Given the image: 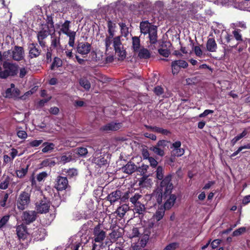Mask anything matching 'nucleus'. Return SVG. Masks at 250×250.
Returning <instances> with one entry per match:
<instances>
[{
	"mask_svg": "<svg viewBox=\"0 0 250 250\" xmlns=\"http://www.w3.org/2000/svg\"><path fill=\"white\" fill-rule=\"evenodd\" d=\"M171 177L169 176L165 177L161 183V191L164 192V197L167 199L164 204V208L169 209L174 205L176 200V196L170 194L173 188L172 184L170 182Z\"/></svg>",
	"mask_w": 250,
	"mask_h": 250,
	"instance_id": "f257e3e1",
	"label": "nucleus"
},
{
	"mask_svg": "<svg viewBox=\"0 0 250 250\" xmlns=\"http://www.w3.org/2000/svg\"><path fill=\"white\" fill-rule=\"evenodd\" d=\"M19 66L16 62L4 61L2 67L0 66V79H6L9 77H15L19 73Z\"/></svg>",
	"mask_w": 250,
	"mask_h": 250,
	"instance_id": "f03ea898",
	"label": "nucleus"
},
{
	"mask_svg": "<svg viewBox=\"0 0 250 250\" xmlns=\"http://www.w3.org/2000/svg\"><path fill=\"white\" fill-rule=\"evenodd\" d=\"M114 34H109V36H107L105 39V44L107 49L110 47L113 43L115 53L121 59H123L125 57V51L123 49V46L121 42L120 36H117L113 38Z\"/></svg>",
	"mask_w": 250,
	"mask_h": 250,
	"instance_id": "7ed1b4c3",
	"label": "nucleus"
},
{
	"mask_svg": "<svg viewBox=\"0 0 250 250\" xmlns=\"http://www.w3.org/2000/svg\"><path fill=\"white\" fill-rule=\"evenodd\" d=\"M93 235L92 250H100L106 237V232L102 229L101 224H98L94 228Z\"/></svg>",
	"mask_w": 250,
	"mask_h": 250,
	"instance_id": "20e7f679",
	"label": "nucleus"
},
{
	"mask_svg": "<svg viewBox=\"0 0 250 250\" xmlns=\"http://www.w3.org/2000/svg\"><path fill=\"white\" fill-rule=\"evenodd\" d=\"M31 203V193L28 190L21 191L16 199V205L19 210L27 208Z\"/></svg>",
	"mask_w": 250,
	"mask_h": 250,
	"instance_id": "39448f33",
	"label": "nucleus"
},
{
	"mask_svg": "<svg viewBox=\"0 0 250 250\" xmlns=\"http://www.w3.org/2000/svg\"><path fill=\"white\" fill-rule=\"evenodd\" d=\"M36 209L38 213H46L49 211L50 207V203L49 200L43 197L39 202H37L36 204Z\"/></svg>",
	"mask_w": 250,
	"mask_h": 250,
	"instance_id": "423d86ee",
	"label": "nucleus"
},
{
	"mask_svg": "<svg viewBox=\"0 0 250 250\" xmlns=\"http://www.w3.org/2000/svg\"><path fill=\"white\" fill-rule=\"evenodd\" d=\"M70 23V21H65V22H63V34H65L69 37L68 44L69 46L73 47L76 32L69 29Z\"/></svg>",
	"mask_w": 250,
	"mask_h": 250,
	"instance_id": "0eeeda50",
	"label": "nucleus"
},
{
	"mask_svg": "<svg viewBox=\"0 0 250 250\" xmlns=\"http://www.w3.org/2000/svg\"><path fill=\"white\" fill-rule=\"evenodd\" d=\"M188 66V63L183 60H175L171 62V68L173 75H177L181 69L186 68Z\"/></svg>",
	"mask_w": 250,
	"mask_h": 250,
	"instance_id": "6e6552de",
	"label": "nucleus"
},
{
	"mask_svg": "<svg viewBox=\"0 0 250 250\" xmlns=\"http://www.w3.org/2000/svg\"><path fill=\"white\" fill-rule=\"evenodd\" d=\"M37 212L35 210H26L23 212L21 219L26 225L34 222L37 218Z\"/></svg>",
	"mask_w": 250,
	"mask_h": 250,
	"instance_id": "1a4fd4ad",
	"label": "nucleus"
},
{
	"mask_svg": "<svg viewBox=\"0 0 250 250\" xmlns=\"http://www.w3.org/2000/svg\"><path fill=\"white\" fill-rule=\"evenodd\" d=\"M11 59L20 62L24 59V51L23 47L15 45L13 50H11Z\"/></svg>",
	"mask_w": 250,
	"mask_h": 250,
	"instance_id": "9d476101",
	"label": "nucleus"
},
{
	"mask_svg": "<svg viewBox=\"0 0 250 250\" xmlns=\"http://www.w3.org/2000/svg\"><path fill=\"white\" fill-rule=\"evenodd\" d=\"M92 161L93 163L100 167L106 165L107 163V160L102 155L101 151L100 149H98L95 152Z\"/></svg>",
	"mask_w": 250,
	"mask_h": 250,
	"instance_id": "9b49d317",
	"label": "nucleus"
},
{
	"mask_svg": "<svg viewBox=\"0 0 250 250\" xmlns=\"http://www.w3.org/2000/svg\"><path fill=\"white\" fill-rule=\"evenodd\" d=\"M16 233L19 238V239H22L23 240L27 238V236L29 233L28 232L26 225L24 223L17 226L16 227Z\"/></svg>",
	"mask_w": 250,
	"mask_h": 250,
	"instance_id": "f8f14e48",
	"label": "nucleus"
},
{
	"mask_svg": "<svg viewBox=\"0 0 250 250\" xmlns=\"http://www.w3.org/2000/svg\"><path fill=\"white\" fill-rule=\"evenodd\" d=\"M29 57L31 59L37 58L40 56L41 50L37 43H30L28 44Z\"/></svg>",
	"mask_w": 250,
	"mask_h": 250,
	"instance_id": "ddd939ff",
	"label": "nucleus"
},
{
	"mask_svg": "<svg viewBox=\"0 0 250 250\" xmlns=\"http://www.w3.org/2000/svg\"><path fill=\"white\" fill-rule=\"evenodd\" d=\"M7 247L9 250H25L23 244L21 243L19 239L17 240L9 239L7 242Z\"/></svg>",
	"mask_w": 250,
	"mask_h": 250,
	"instance_id": "4468645a",
	"label": "nucleus"
},
{
	"mask_svg": "<svg viewBox=\"0 0 250 250\" xmlns=\"http://www.w3.org/2000/svg\"><path fill=\"white\" fill-rule=\"evenodd\" d=\"M54 33L51 35V46L54 48H57L61 46L60 45V36L61 32L62 31V27L60 28V30L58 32L54 31Z\"/></svg>",
	"mask_w": 250,
	"mask_h": 250,
	"instance_id": "2eb2a0df",
	"label": "nucleus"
},
{
	"mask_svg": "<svg viewBox=\"0 0 250 250\" xmlns=\"http://www.w3.org/2000/svg\"><path fill=\"white\" fill-rule=\"evenodd\" d=\"M91 50V45L88 42H80L77 46V51L82 55L87 54Z\"/></svg>",
	"mask_w": 250,
	"mask_h": 250,
	"instance_id": "dca6fc26",
	"label": "nucleus"
},
{
	"mask_svg": "<svg viewBox=\"0 0 250 250\" xmlns=\"http://www.w3.org/2000/svg\"><path fill=\"white\" fill-rule=\"evenodd\" d=\"M122 126L121 123L111 122L102 127V129L105 131H116Z\"/></svg>",
	"mask_w": 250,
	"mask_h": 250,
	"instance_id": "f3484780",
	"label": "nucleus"
},
{
	"mask_svg": "<svg viewBox=\"0 0 250 250\" xmlns=\"http://www.w3.org/2000/svg\"><path fill=\"white\" fill-rule=\"evenodd\" d=\"M121 196L122 192L120 190H116L110 193L107 198L111 204H113L120 199Z\"/></svg>",
	"mask_w": 250,
	"mask_h": 250,
	"instance_id": "a211bd4d",
	"label": "nucleus"
},
{
	"mask_svg": "<svg viewBox=\"0 0 250 250\" xmlns=\"http://www.w3.org/2000/svg\"><path fill=\"white\" fill-rule=\"evenodd\" d=\"M52 31L53 30H50L48 27L42 26V29L38 33V40H44L49 35L51 34Z\"/></svg>",
	"mask_w": 250,
	"mask_h": 250,
	"instance_id": "6ab92c4d",
	"label": "nucleus"
},
{
	"mask_svg": "<svg viewBox=\"0 0 250 250\" xmlns=\"http://www.w3.org/2000/svg\"><path fill=\"white\" fill-rule=\"evenodd\" d=\"M150 42L151 43L154 44L157 41V27L155 25L151 26L150 31L148 32Z\"/></svg>",
	"mask_w": 250,
	"mask_h": 250,
	"instance_id": "aec40b11",
	"label": "nucleus"
},
{
	"mask_svg": "<svg viewBox=\"0 0 250 250\" xmlns=\"http://www.w3.org/2000/svg\"><path fill=\"white\" fill-rule=\"evenodd\" d=\"M20 95V91L18 88H7L5 91V97L8 98H18Z\"/></svg>",
	"mask_w": 250,
	"mask_h": 250,
	"instance_id": "412c9836",
	"label": "nucleus"
},
{
	"mask_svg": "<svg viewBox=\"0 0 250 250\" xmlns=\"http://www.w3.org/2000/svg\"><path fill=\"white\" fill-rule=\"evenodd\" d=\"M207 49L209 52H214L216 51L217 45L213 38H209L206 44Z\"/></svg>",
	"mask_w": 250,
	"mask_h": 250,
	"instance_id": "4be33fe9",
	"label": "nucleus"
},
{
	"mask_svg": "<svg viewBox=\"0 0 250 250\" xmlns=\"http://www.w3.org/2000/svg\"><path fill=\"white\" fill-rule=\"evenodd\" d=\"M151 26L148 21H142L140 24V28L141 33L146 35L151 28Z\"/></svg>",
	"mask_w": 250,
	"mask_h": 250,
	"instance_id": "5701e85b",
	"label": "nucleus"
},
{
	"mask_svg": "<svg viewBox=\"0 0 250 250\" xmlns=\"http://www.w3.org/2000/svg\"><path fill=\"white\" fill-rule=\"evenodd\" d=\"M135 165L132 162H128L122 168V171L127 174H130L134 172L136 169Z\"/></svg>",
	"mask_w": 250,
	"mask_h": 250,
	"instance_id": "b1692460",
	"label": "nucleus"
},
{
	"mask_svg": "<svg viewBox=\"0 0 250 250\" xmlns=\"http://www.w3.org/2000/svg\"><path fill=\"white\" fill-rule=\"evenodd\" d=\"M129 207L127 205L124 204L121 207H119L117 208L116 212L120 217L123 218L126 212L129 210Z\"/></svg>",
	"mask_w": 250,
	"mask_h": 250,
	"instance_id": "393cba45",
	"label": "nucleus"
},
{
	"mask_svg": "<svg viewBox=\"0 0 250 250\" xmlns=\"http://www.w3.org/2000/svg\"><path fill=\"white\" fill-rule=\"evenodd\" d=\"M140 40L138 37L132 38V48L134 52H138L140 48Z\"/></svg>",
	"mask_w": 250,
	"mask_h": 250,
	"instance_id": "a878e982",
	"label": "nucleus"
},
{
	"mask_svg": "<svg viewBox=\"0 0 250 250\" xmlns=\"http://www.w3.org/2000/svg\"><path fill=\"white\" fill-rule=\"evenodd\" d=\"M62 65V61L58 57H55L50 66V69L55 70Z\"/></svg>",
	"mask_w": 250,
	"mask_h": 250,
	"instance_id": "bb28decb",
	"label": "nucleus"
},
{
	"mask_svg": "<svg viewBox=\"0 0 250 250\" xmlns=\"http://www.w3.org/2000/svg\"><path fill=\"white\" fill-rule=\"evenodd\" d=\"M165 214V208L161 206L160 208H159L156 213L153 215V218L154 220L156 221H159L161 220Z\"/></svg>",
	"mask_w": 250,
	"mask_h": 250,
	"instance_id": "cd10ccee",
	"label": "nucleus"
},
{
	"mask_svg": "<svg viewBox=\"0 0 250 250\" xmlns=\"http://www.w3.org/2000/svg\"><path fill=\"white\" fill-rule=\"evenodd\" d=\"M10 182V178L8 175H3L0 183V188L2 189H6Z\"/></svg>",
	"mask_w": 250,
	"mask_h": 250,
	"instance_id": "c85d7f7f",
	"label": "nucleus"
},
{
	"mask_svg": "<svg viewBox=\"0 0 250 250\" xmlns=\"http://www.w3.org/2000/svg\"><path fill=\"white\" fill-rule=\"evenodd\" d=\"M138 57L140 59H148L150 57V53L146 48H142L139 50Z\"/></svg>",
	"mask_w": 250,
	"mask_h": 250,
	"instance_id": "c756f323",
	"label": "nucleus"
},
{
	"mask_svg": "<svg viewBox=\"0 0 250 250\" xmlns=\"http://www.w3.org/2000/svg\"><path fill=\"white\" fill-rule=\"evenodd\" d=\"M42 146H44V147L42 149V151L43 153H47L52 150L55 146V145L53 143H48L47 142H45L42 144Z\"/></svg>",
	"mask_w": 250,
	"mask_h": 250,
	"instance_id": "7c9ffc66",
	"label": "nucleus"
},
{
	"mask_svg": "<svg viewBox=\"0 0 250 250\" xmlns=\"http://www.w3.org/2000/svg\"><path fill=\"white\" fill-rule=\"evenodd\" d=\"M54 188L57 191L62 190V176H58Z\"/></svg>",
	"mask_w": 250,
	"mask_h": 250,
	"instance_id": "2f4dec72",
	"label": "nucleus"
},
{
	"mask_svg": "<svg viewBox=\"0 0 250 250\" xmlns=\"http://www.w3.org/2000/svg\"><path fill=\"white\" fill-rule=\"evenodd\" d=\"M29 166L27 165L25 167L21 168V169L17 170L16 173L18 177L22 178L24 177L28 172Z\"/></svg>",
	"mask_w": 250,
	"mask_h": 250,
	"instance_id": "473e14b6",
	"label": "nucleus"
},
{
	"mask_svg": "<svg viewBox=\"0 0 250 250\" xmlns=\"http://www.w3.org/2000/svg\"><path fill=\"white\" fill-rule=\"evenodd\" d=\"M79 83L85 90L88 91L90 88V83L85 78H81L79 81Z\"/></svg>",
	"mask_w": 250,
	"mask_h": 250,
	"instance_id": "72a5a7b5",
	"label": "nucleus"
},
{
	"mask_svg": "<svg viewBox=\"0 0 250 250\" xmlns=\"http://www.w3.org/2000/svg\"><path fill=\"white\" fill-rule=\"evenodd\" d=\"M119 25L121 29L122 35L124 37H126L129 34L128 28L124 22L119 23Z\"/></svg>",
	"mask_w": 250,
	"mask_h": 250,
	"instance_id": "f704fd0d",
	"label": "nucleus"
},
{
	"mask_svg": "<svg viewBox=\"0 0 250 250\" xmlns=\"http://www.w3.org/2000/svg\"><path fill=\"white\" fill-rule=\"evenodd\" d=\"M134 209L136 213L142 214H143L146 208L144 205L141 204L140 202L138 203V204L134 205Z\"/></svg>",
	"mask_w": 250,
	"mask_h": 250,
	"instance_id": "c9c22d12",
	"label": "nucleus"
},
{
	"mask_svg": "<svg viewBox=\"0 0 250 250\" xmlns=\"http://www.w3.org/2000/svg\"><path fill=\"white\" fill-rule=\"evenodd\" d=\"M150 149L155 154L160 156H163L165 155L164 150L157 146H156L151 147Z\"/></svg>",
	"mask_w": 250,
	"mask_h": 250,
	"instance_id": "e433bc0d",
	"label": "nucleus"
},
{
	"mask_svg": "<svg viewBox=\"0 0 250 250\" xmlns=\"http://www.w3.org/2000/svg\"><path fill=\"white\" fill-rule=\"evenodd\" d=\"M43 142L42 140H34L30 141L27 145L28 147H38L41 145Z\"/></svg>",
	"mask_w": 250,
	"mask_h": 250,
	"instance_id": "4c0bfd02",
	"label": "nucleus"
},
{
	"mask_svg": "<svg viewBox=\"0 0 250 250\" xmlns=\"http://www.w3.org/2000/svg\"><path fill=\"white\" fill-rule=\"evenodd\" d=\"M179 246L177 242H172L167 245L163 250H175Z\"/></svg>",
	"mask_w": 250,
	"mask_h": 250,
	"instance_id": "58836bf2",
	"label": "nucleus"
},
{
	"mask_svg": "<svg viewBox=\"0 0 250 250\" xmlns=\"http://www.w3.org/2000/svg\"><path fill=\"white\" fill-rule=\"evenodd\" d=\"M116 24L110 20L107 21V27L108 34H114Z\"/></svg>",
	"mask_w": 250,
	"mask_h": 250,
	"instance_id": "ea45409f",
	"label": "nucleus"
},
{
	"mask_svg": "<svg viewBox=\"0 0 250 250\" xmlns=\"http://www.w3.org/2000/svg\"><path fill=\"white\" fill-rule=\"evenodd\" d=\"M142 197V195L139 193H135L133 196L130 197L129 200L130 202L134 205L140 203L139 200Z\"/></svg>",
	"mask_w": 250,
	"mask_h": 250,
	"instance_id": "a19ab883",
	"label": "nucleus"
},
{
	"mask_svg": "<svg viewBox=\"0 0 250 250\" xmlns=\"http://www.w3.org/2000/svg\"><path fill=\"white\" fill-rule=\"evenodd\" d=\"M43 26H46L48 27V29H50L51 30L54 31V27L53 25V22L51 17H49L47 16V20L46 21V23L44 25H42Z\"/></svg>",
	"mask_w": 250,
	"mask_h": 250,
	"instance_id": "79ce46f5",
	"label": "nucleus"
},
{
	"mask_svg": "<svg viewBox=\"0 0 250 250\" xmlns=\"http://www.w3.org/2000/svg\"><path fill=\"white\" fill-rule=\"evenodd\" d=\"M232 34L236 41L239 42H242L243 41L242 35L240 34V30H235L232 32Z\"/></svg>",
	"mask_w": 250,
	"mask_h": 250,
	"instance_id": "37998d69",
	"label": "nucleus"
},
{
	"mask_svg": "<svg viewBox=\"0 0 250 250\" xmlns=\"http://www.w3.org/2000/svg\"><path fill=\"white\" fill-rule=\"evenodd\" d=\"M150 181L149 179H148L147 177L143 176L139 181V185L142 187H146L147 186L146 184L149 183Z\"/></svg>",
	"mask_w": 250,
	"mask_h": 250,
	"instance_id": "c03bdc74",
	"label": "nucleus"
},
{
	"mask_svg": "<svg viewBox=\"0 0 250 250\" xmlns=\"http://www.w3.org/2000/svg\"><path fill=\"white\" fill-rule=\"evenodd\" d=\"M153 131L164 135H167L169 133V131L168 130L157 126H154L153 128Z\"/></svg>",
	"mask_w": 250,
	"mask_h": 250,
	"instance_id": "a18cd8bd",
	"label": "nucleus"
},
{
	"mask_svg": "<svg viewBox=\"0 0 250 250\" xmlns=\"http://www.w3.org/2000/svg\"><path fill=\"white\" fill-rule=\"evenodd\" d=\"M66 172L67 174V176L70 178L76 176L78 174L77 170L75 168H69Z\"/></svg>",
	"mask_w": 250,
	"mask_h": 250,
	"instance_id": "49530a36",
	"label": "nucleus"
},
{
	"mask_svg": "<svg viewBox=\"0 0 250 250\" xmlns=\"http://www.w3.org/2000/svg\"><path fill=\"white\" fill-rule=\"evenodd\" d=\"M66 5V8L73 7L75 5L74 0H63V6Z\"/></svg>",
	"mask_w": 250,
	"mask_h": 250,
	"instance_id": "de8ad7c7",
	"label": "nucleus"
},
{
	"mask_svg": "<svg viewBox=\"0 0 250 250\" xmlns=\"http://www.w3.org/2000/svg\"><path fill=\"white\" fill-rule=\"evenodd\" d=\"M48 176V174L45 171L40 172L37 175V179L38 181L41 182L46 178Z\"/></svg>",
	"mask_w": 250,
	"mask_h": 250,
	"instance_id": "09e8293b",
	"label": "nucleus"
},
{
	"mask_svg": "<svg viewBox=\"0 0 250 250\" xmlns=\"http://www.w3.org/2000/svg\"><path fill=\"white\" fill-rule=\"evenodd\" d=\"M11 50H8L3 52L2 54V60L8 61L9 59H11Z\"/></svg>",
	"mask_w": 250,
	"mask_h": 250,
	"instance_id": "8fccbe9b",
	"label": "nucleus"
},
{
	"mask_svg": "<svg viewBox=\"0 0 250 250\" xmlns=\"http://www.w3.org/2000/svg\"><path fill=\"white\" fill-rule=\"evenodd\" d=\"M19 70L20 71L19 77L20 78H23L28 73V71L25 67H19Z\"/></svg>",
	"mask_w": 250,
	"mask_h": 250,
	"instance_id": "3c124183",
	"label": "nucleus"
},
{
	"mask_svg": "<svg viewBox=\"0 0 250 250\" xmlns=\"http://www.w3.org/2000/svg\"><path fill=\"white\" fill-rule=\"evenodd\" d=\"M246 231L245 227H241L233 232L232 235L233 236H239Z\"/></svg>",
	"mask_w": 250,
	"mask_h": 250,
	"instance_id": "603ef678",
	"label": "nucleus"
},
{
	"mask_svg": "<svg viewBox=\"0 0 250 250\" xmlns=\"http://www.w3.org/2000/svg\"><path fill=\"white\" fill-rule=\"evenodd\" d=\"M156 176L159 180H161L163 178V168L162 167H158L156 170Z\"/></svg>",
	"mask_w": 250,
	"mask_h": 250,
	"instance_id": "864d4df0",
	"label": "nucleus"
},
{
	"mask_svg": "<svg viewBox=\"0 0 250 250\" xmlns=\"http://www.w3.org/2000/svg\"><path fill=\"white\" fill-rule=\"evenodd\" d=\"M158 52L161 55H162L165 57H168L170 53L169 50H168L167 49H163V48L159 49L158 50Z\"/></svg>",
	"mask_w": 250,
	"mask_h": 250,
	"instance_id": "5fc2aeb1",
	"label": "nucleus"
},
{
	"mask_svg": "<svg viewBox=\"0 0 250 250\" xmlns=\"http://www.w3.org/2000/svg\"><path fill=\"white\" fill-rule=\"evenodd\" d=\"M173 154L177 157L181 156L184 154V150L182 148L174 149L173 150Z\"/></svg>",
	"mask_w": 250,
	"mask_h": 250,
	"instance_id": "6e6d98bb",
	"label": "nucleus"
},
{
	"mask_svg": "<svg viewBox=\"0 0 250 250\" xmlns=\"http://www.w3.org/2000/svg\"><path fill=\"white\" fill-rule=\"evenodd\" d=\"M9 216L5 215L0 220V229L3 227L8 221Z\"/></svg>",
	"mask_w": 250,
	"mask_h": 250,
	"instance_id": "4d7b16f0",
	"label": "nucleus"
},
{
	"mask_svg": "<svg viewBox=\"0 0 250 250\" xmlns=\"http://www.w3.org/2000/svg\"><path fill=\"white\" fill-rule=\"evenodd\" d=\"M17 135L19 138L22 139H25L27 137V134L24 130H18Z\"/></svg>",
	"mask_w": 250,
	"mask_h": 250,
	"instance_id": "13d9d810",
	"label": "nucleus"
},
{
	"mask_svg": "<svg viewBox=\"0 0 250 250\" xmlns=\"http://www.w3.org/2000/svg\"><path fill=\"white\" fill-rule=\"evenodd\" d=\"M139 232L138 229L136 228H134L132 230L131 232L128 234V236L130 238H133L135 237H138L139 236Z\"/></svg>",
	"mask_w": 250,
	"mask_h": 250,
	"instance_id": "bf43d9fd",
	"label": "nucleus"
},
{
	"mask_svg": "<svg viewBox=\"0 0 250 250\" xmlns=\"http://www.w3.org/2000/svg\"><path fill=\"white\" fill-rule=\"evenodd\" d=\"M193 50L196 55L199 57H202L203 52L200 47L198 46H195L193 48Z\"/></svg>",
	"mask_w": 250,
	"mask_h": 250,
	"instance_id": "052dcab7",
	"label": "nucleus"
},
{
	"mask_svg": "<svg viewBox=\"0 0 250 250\" xmlns=\"http://www.w3.org/2000/svg\"><path fill=\"white\" fill-rule=\"evenodd\" d=\"M88 153V151L86 148L84 147H80L78 149V153L79 155L81 156H85Z\"/></svg>",
	"mask_w": 250,
	"mask_h": 250,
	"instance_id": "680f3d73",
	"label": "nucleus"
},
{
	"mask_svg": "<svg viewBox=\"0 0 250 250\" xmlns=\"http://www.w3.org/2000/svg\"><path fill=\"white\" fill-rule=\"evenodd\" d=\"M167 141L162 140L159 141L156 146L159 147L163 148L164 150V148L167 146Z\"/></svg>",
	"mask_w": 250,
	"mask_h": 250,
	"instance_id": "e2e57ef3",
	"label": "nucleus"
},
{
	"mask_svg": "<svg viewBox=\"0 0 250 250\" xmlns=\"http://www.w3.org/2000/svg\"><path fill=\"white\" fill-rule=\"evenodd\" d=\"M9 196V194L6 193L4 194V197L2 200L0 201V206L1 207H5L6 203Z\"/></svg>",
	"mask_w": 250,
	"mask_h": 250,
	"instance_id": "0e129e2a",
	"label": "nucleus"
},
{
	"mask_svg": "<svg viewBox=\"0 0 250 250\" xmlns=\"http://www.w3.org/2000/svg\"><path fill=\"white\" fill-rule=\"evenodd\" d=\"M214 112V111L210 109H206L202 113L199 114V117L200 118H203L209 114H212Z\"/></svg>",
	"mask_w": 250,
	"mask_h": 250,
	"instance_id": "69168bd1",
	"label": "nucleus"
},
{
	"mask_svg": "<svg viewBox=\"0 0 250 250\" xmlns=\"http://www.w3.org/2000/svg\"><path fill=\"white\" fill-rule=\"evenodd\" d=\"M63 190L69 191L70 190V186L68 185V180L66 177H63Z\"/></svg>",
	"mask_w": 250,
	"mask_h": 250,
	"instance_id": "338daca9",
	"label": "nucleus"
},
{
	"mask_svg": "<svg viewBox=\"0 0 250 250\" xmlns=\"http://www.w3.org/2000/svg\"><path fill=\"white\" fill-rule=\"evenodd\" d=\"M221 242V240L219 239L214 240L211 243V246L212 249L216 248Z\"/></svg>",
	"mask_w": 250,
	"mask_h": 250,
	"instance_id": "774afa93",
	"label": "nucleus"
}]
</instances>
